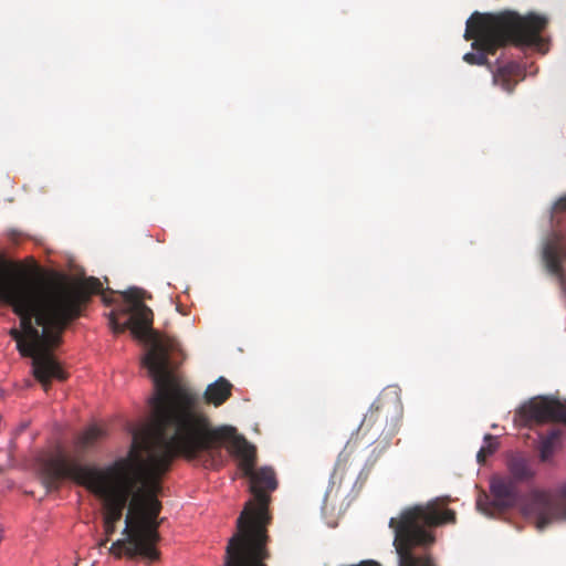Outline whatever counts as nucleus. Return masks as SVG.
I'll return each mask as SVG.
<instances>
[{
    "label": "nucleus",
    "mask_w": 566,
    "mask_h": 566,
    "mask_svg": "<svg viewBox=\"0 0 566 566\" xmlns=\"http://www.w3.org/2000/svg\"><path fill=\"white\" fill-rule=\"evenodd\" d=\"M178 400L179 411L175 416L160 403L157 409L160 421L172 419V439L186 449L220 463L224 460L222 448L227 447L238 461L240 474L250 480L253 502H249L237 518V532L228 541L223 566H266L263 563L269 556L265 526L271 516L268 512L270 496L263 490L271 493L277 489L274 469L263 465L255 470L256 448L239 434L235 427L223 424L209 430L203 416L193 409L198 397L179 390Z\"/></svg>",
    "instance_id": "f257e3e1"
},
{
    "label": "nucleus",
    "mask_w": 566,
    "mask_h": 566,
    "mask_svg": "<svg viewBox=\"0 0 566 566\" xmlns=\"http://www.w3.org/2000/svg\"><path fill=\"white\" fill-rule=\"evenodd\" d=\"M86 292L99 295L106 306H113L108 313V324L114 333L128 332L130 337L144 346V354L140 357V366L146 371L153 382V392L147 399V427L154 438L166 452H184L193 455H200L199 452L190 451L172 439L174 423L171 421H160L157 412L159 402L167 407L171 416L179 411V390L198 397L193 409L203 416L209 430L212 428L207 416L201 410V399L212 403L216 407L222 405L231 395L232 385L224 377H219L216 381L208 385L203 395L192 391L184 385L174 368L179 364L181 349L176 339L168 335L160 334L153 327V311L136 300L145 291L136 286H130L120 295L130 304L118 302L115 295L118 293L111 287H104L103 282L94 276L86 277L83 283Z\"/></svg>",
    "instance_id": "f03ea898"
},
{
    "label": "nucleus",
    "mask_w": 566,
    "mask_h": 566,
    "mask_svg": "<svg viewBox=\"0 0 566 566\" xmlns=\"http://www.w3.org/2000/svg\"><path fill=\"white\" fill-rule=\"evenodd\" d=\"M547 18L536 12L521 14L514 10H504L499 13L473 12L465 21L463 38L474 39L472 51L463 55V61L471 65H488L492 73L495 86L506 93H512L520 81L527 75H535L537 69L527 71V63L511 60L500 55L496 57V67L493 69L488 54H494L502 46H514L523 53L537 52L545 54L548 51V39L544 31Z\"/></svg>",
    "instance_id": "7ed1b4c3"
},
{
    "label": "nucleus",
    "mask_w": 566,
    "mask_h": 566,
    "mask_svg": "<svg viewBox=\"0 0 566 566\" xmlns=\"http://www.w3.org/2000/svg\"><path fill=\"white\" fill-rule=\"evenodd\" d=\"M0 302L9 305L20 319V331H10L22 357L31 358L33 377L45 390L52 380L66 379L67 373L52 353L60 343V318L66 315L62 304L54 302L32 284H8L0 276Z\"/></svg>",
    "instance_id": "20e7f679"
},
{
    "label": "nucleus",
    "mask_w": 566,
    "mask_h": 566,
    "mask_svg": "<svg viewBox=\"0 0 566 566\" xmlns=\"http://www.w3.org/2000/svg\"><path fill=\"white\" fill-rule=\"evenodd\" d=\"M509 475L494 474L490 479V497L481 491L476 499V510L488 516L494 517L492 509L505 511L522 504V512L532 521L538 531L548 525L566 518V481L558 484L557 490H534L528 500L524 499L520 484L534 482L537 472L530 459L520 451L511 452L506 457Z\"/></svg>",
    "instance_id": "39448f33"
},
{
    "label": "nucleus",
    "mask_w": 566,
    "mask_h": 566,
    "mask_svg": "<svg viewBox=\"0 0 566 566\" xmlns=\"http://www.w3.org/2000/svg\"><path fill=\"white\" fill-rule=\"evenodd\" d=\"M566 213V193L558 197L549 210L547 226L541 243V258L547 273L558 283L560 295L566 296V228L564 218Z\"/></svg>",
    "instance_id": "423d86ee"
},
{
    "label": "nucleus",
    "mask_w": 566,
    "mask_h": 566,
    "mask_svg": "<svg viewBox=\"0 0 566 566\" xmlns=\"http://www.w3.org/2000/svg\"><path fill=\"white\" fill-rule=\"evenodd\" d=\"M566 423V408L552 396H537L521 405L514 413L513 422L532 428L553 421Z\"/></svg>",
    "instance_id": "0eeeda50"
},
{
    "label": "nucleus",
    "mask_w": 566,
    "mask_h": 566,
    "mask_svg": "<svg viewBox=\"0 0 566 566\" xmlns=\"http://www.w3.org/2000/svg\"><path fill=\"white\" fill-rule=\"evenodd\" d=\"M134 522L130 514H127L125 518V526L122 531V534L125 536L124 538L117 539L113 545L112 549L118 548L119 553L116 556L125 555L129 558H142L147 562H155L159 557L158 549L150 543H145L138 539H135L130 534L129 530L133 526ZM135 526L137 528L140 527V521H135Z\"/></svg>",
    "instance_id": "6e6552de"
},
{
    "label": "nucleus",
    "mask_w": 566,
    "mask_h": 566,
    "mask_svg": "<svg viewBox=\"0 0 566 566\" xmlns=\"http://www.w3.org/2000/svg\"><path fill=\"white\" fill-rule=\"evenodd\" d=\"M562 446V430L551 428L546 433L538 432L536 441V450L538 460L543 464L554 465V458L557 450Z\"/></svg>",
    "instance_id": "1a4fd4ad"
},
{
    "label": "nucleus",
    "mask_w": 566,
    "mask_h": 566,
    "mask_svg": "<svg viewBox=\"0 0 566 566\" xmlns=\"http://www.w3.org/2000/svg\"><path fill=\"white\" fill-rule=\"evenodd\" d=\"M106 436V431L98 424H92L86 430L77 434L75 446L81 452L93 449L97 441Z\"/></svg>",
    "instance_id": "9d476101"
},
{
    "label": "nucleus",
    "mask_w": 566,
    "mask_h": 566,
    "mask_svg": "<svg viewBox=\"0 0 566 566\" xmlns=\"http://www.w3.org/2000/svg\"><path fill=\"white\" fill-rule=\"evenodd\" d=\"M82 473L91 488L102 491L105 474L98 467L84 465L82 468Z\"/></svg>",
    "instance_id": "9b49d317"
},
{
    "label": "nucleus",
    "mask_w": 566,
    "mask_h": 566,
    "mask_svg": "<svg viewBox=\"0 0 566 566\" xmlns=\"http://www.w3.org/2000/svg\"><path fill=\"white\" fill-rule=\"evenodd\" d=\"M483 441H484V446L476 453V461L480 464L483 463L484 455H488V457L493 455L499 448V442H497V439L495 436L486 433L483 437Z\"/></svg>",
    "instance_id": "f8f14e48"
},
{
    "label": "nucleus",
    "mask_w": 566,
    "mask_h": 566,
    "mask_svg": "<svg viewBox=\"0 0 566 566\" xmlns=\"http://www.w3.org/2000/svg\"><path fill=\"white\" fill-rule=\"evenodd\" d=\"M123 516V507L114 505L105 517V523L108 532H114L116 523Z\"/></svg>",
    "instance_id": "ddd939ff"
},
{
    "label": "nucleus",
    "mask_w": 566,
    "mask_h": 566,
    "mask_svg": "<svg viewBox=\"0 0 566 566\" xmlns=\"http://www.w3.org/2000/svg\"><path fill=\"white\" fill-rule=\"evenodd\" d=\"M137 451H138V442H137L136 434L133 433L132 443H130L129 451H128V457H127V459L120 458L118 460V462H119L118 464H125L126 462L133 461L137 455Z\"/></svg>",
    "instance_id": "4468645a"
},
{
    "label": "nucleus",
    "mask_w": 566,
    "mask_h": 566,
    "mask_svg": "<svg viewBox=\"0 0 566 566\" xmlns=\"http://www.w3.org/2000/svg\"><path fill=\"white\" fill-rule=\"evenodd\" d=\"M392 389H394V394L396 395V397H398L397 387H392ZM397 400H399V398H397Z\"/></svg>",
    "instance_id": "2eb2a0df"
}]
</instances>
